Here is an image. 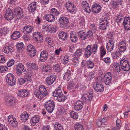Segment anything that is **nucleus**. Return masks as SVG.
Returning <instances> with one entry per match:
<instances>
[{
    "mask_svg": "<svg viewBox=\"0 0 130 130\" xmlns=\"http://www.w3.org/2000/svg\"><path fill=\"white\" fill-rule=\"evenodd\" d=\"M46 42H48V44L50 46L53 44V41L49 37H47L45 40Z\"/></svg>",
    "mask_w": 130,
    "mask_h": 130,
    "instance_id": "13d9d810",
    "label": "nucleus"
},
{
    "mask_svg": "<svg viewBox=\"0 0 130 130\" xmlns=\"http://www.w3.org/2000/svg\"><path fill=\"white\" fill-rule=\"evenodd\" d=\"M39 117L38 115H35L32 117L30 120V122L31 125H35L36 123L39 121Z\"/></svg>",
    "mask_w": 130,
    "mask_h": 130,
    "instance_id": "412c9836",
    "label": "nucleus"
},
{
    "mask_svg": "<svg viewBox=\"0 0 130 130\" xmlns=\"http://www.w3.org/2000/svg\"><path fill=\"white\" fill-rule=\"evenodd\" d=\"M85 55L87 57H89L92 53L91 45H88L85 49Z\"/></svg>",
    "mask_w": 130,
    "mask_h": 130,
    "instance_id": "c85d7f7f",
    "label": "nucleus"
},
{
    "mask_svg": "<svg viewBox=\"0 0 130 130\" xmlns=\"http://www.w3.org/2000/svg\"><path fill=\"white\" fill-rule=\"evenodd\" d=\"M24 78L25 80L26 81L31 82V77L28 74L25 75L24 76Z\"/></svg>",
    "mask_w": 130,
    "mask_h": 130,
    "instance_id": "052dcab7",
    "label": "nucleus"
},
{
    "mask_svg": "<svg viewBox=\"0 0 130 130\" xmlns=\"http://www.w3.org/2000/svg\"><path fill=\"white\" fill-rule=\"evenodd\" d=\"M14 12L15 13V18L16 19H21L24 17L23 10L21 8L17 7L15 8Z\"/></svg>",
    "mask_w": 130,
    "mask_h": 130,
    "instance_id": "20e7f679",
    "label": "nucleus"
},
{
    "mask_svg": "<svg viewBox=\"0 0 130 130\" xmlns=\"http://www.w3.org/2000/svg\"><path fill=\"white\" fill-rule=\"evenodd\" d=\"M92 9L94 13H98L101 10V7L99 4L95 3L92 6Z\"/></svg>",
    "mask_w": 130,
    "mask_h": 130,
    "instance_id": "f3484780",
    "label": "nucleus"
},
{
    "mask_svg": "<svg viewBox=\"0 0 130 130\" xmlns=\"http://www.w3.org/2000/svg\"><path fill=\"white\" fill-rule=\"evenodd\" d=\"M70 58L69 56L67 55H66L63 58L64 63L66 64L68 63L69 62Z\"/></svg>",
    "mask_w": 130,
    "mask_h": 130,
    "instance_id": "bf43d9fd",
    "label": "nucleus"
},
{
    "mask_svg": "<svg viewBox=\"0 0 130 130\" xmlns=\"http://www.w3.org/2000/svg\"><path fill=\"white\" fill-rule=\"evenodd\" d=\"M82 6L84 10L86 12L89 13L90 12L91 10L88 3L87 2L83 1L82 3Z\"/></svg>",
    "mask_w": 130,
    "mask_h": 130,
    "instance_id": "a211bd4d",
    "label": "nucleus"
},
{
    "mask_svg": "<svg viewBox=\"0 0 130 130\" xmlns=\"http://www.w3.org/2000/svg\"><path fill=\"white\" fill-rule=\"evenodd\" d=\"M28 94V92L27 91L25 90H19L17 93L18 95L21 97H26Z\"/></svg>",
    "mask_w": 130,
    "mask_h": 130,
    "instance_id": "bb28decb",
    "label": "nucleus"
},
{
    "mask_svg": "<svg viewBox=\"0 0 130 130\" xmlns=\"http://www.w3.org/2000/svg\"><path fill=\"white\" fill-rule=\"evenodd\" d=\"M79 86V90H82L83 91H85L86 89V87L84 84H78L75 86V89H78Z\"/></svg>",
    "mask_w": 130,
    "mask_h": 130,
    "instance_id": "72a5a7b5",
    "label": "nucleus"
},
{
    "mask_svg": "<svg viewBox=\"0 0 130 130\" xmlns=\"http://www.w3.org/2000/svg\"><path fill=\"white\" fill-rule=\"evenodd\" d=\"M60 86H59L58 87L55 89V91L53 92V95L54 97H58L59 95H61L63 94L62 91L60 88Z\"/></svg>",
    "mask_w": 130,
    "mask_h": 130,
    "instance_id": "393cba45",
    "label": "nucleus"
},
{
    "mask_svg": "<svg viewBox=\"0 0 130 130\" xmlns=\"http://www.w3.org/2000/svg\"><path fill=\"white\" fill-rule=\"evenodd\" d=\"M120 64L122 69L124 71H127L130 69L129 62L125 58L121 60Z\"/></svg>",
    "mask_w": 130,
    "mask_h": 130,
    "instance_id": "7ed1b4c3",
    "label": "nucleus"
},
{
    "mask_svg": "<svg viewBox=\"0 0 130 130\" xmlns=\"http://www.w3.org/2000/svg\"><path fill=\"white\" fill-rule=\"evenodd\" d=\"M75 130H84L83 126L80 123H77L74 125Z\"/></svg>",
    "mask_w": 130,
    "mask_h": 130,
    "instance_id": "a19ab883",
    "label": "nucleus"
},
{
    "mask_svg": "<svg viewBox=\"0 0 130 130\" xmlns=\"http://www.w3.org/2000/svg\"><path fill=\"white\" fill-rule=\"evenodd\" d=\"M56 78L54 75L48 76L46 79V83L48 85H52L56 80Z\"/></svg>",
    "mask_w": 130,
    "mask_h": 130,
    "instance_id": "4468645a",
    "label": "nucleus"
},
{
    "mask_svg": "<svg viewBox=\"0 0 130 130\" xmlns=\"http://www.w3.org/2000/svg\"><path fill=\"white\" fill-rule=\"evenodd\" d=\"M48 55L47 52L45 50L41 52L40 57V60L42 62H44L47 60Z\"/></svg>",
    "mask_w": 130,
    "mask_h": 130,
    "instance_id": "dca6fc26",
    "label": "nucleus"
},
{
    "mask_svg": "<svg viewBox=\"0 0 130 130\" xmlns=\"http://www.w3.org/2000/svg\"><path fill=\"white\" fill-rule=\"evenodd\" d=\"M114 40L113 39H110L106 45V47L107 50L109 52L112 51L114 47Z\"/></svg>",
    "mask_w": 130,
    "mask_h": 130,
    "instance_id": "f8f14e48",
    "label": "nucleus"
},
{
    "mask_svg": "<svg viewBox=\"0 0 130 130\" xmlns=\"http://www.w3.org/2000/svg\"><path fill=\"white\" fill-rule=\"evenodd\" d=\"M123 24L126 30H128L130 29V18L127 17L124 18Z\"/></svg>",
    "mask_w": 130,
    "mask_h": 130,
    "instance_id": "ddd939ff",
    "label": "nucleus"
},
{
    "mask_svg": "<svg viewBox=\"0 0 130 130\" xmlns=\"http://www.w3.org/2000/svg\"><path fill=\"white\" fill-rule=\"evenodd\" d=\"M100 52V57L101 58H102L106 54V50L103 46L101 47Z\"/></svg>",
    "mask_w": 130,
    "mask_h": 130,
    "instance_id": "ea45409f",
    "label": "nucleus"
},
{
    "mask_svg": "<svg viewBox=\"0 0 130 130\" xmlns=\"http://www.w3.org/2000/svg\"><path fill=\"white\" fill-rule=\"evenodd\" d=\"M87 36V38H89L90 37H91L93 35V33L92 32L91 30L88 31L86 33Z\"/></svg>",
    "mask_w": 130,
    "mask_h": 130,
    "instance_id": "69168bd1",
    "label": "nucleus"
},
{
    "mask_svg": "<svg viewBox=\"0 0 130 130\" xmlns=\"http://www.w3.org/2000/svg\"><path fill=\"white\" fill-rule=\"evenodd\" d=\"M58 36L59 38L62 39L64 40H67L68 37L67 33L63 31L60 32Z\"/></svg>",
    "mask_w": 130,
    "mask_h": 130,
    "instance_id": "2f4dec72",
    "label": "nucleus"
},
{
    "mask_svg": "<svg viewBox=\"0 0 130 130\" xmlns=\"http://www.w3.org/2000/svg\"><path fill=\"white\" fill-rule=\"evenodd\" d=\"M27 49L28 52L30 51H31L33 50H35V47L31 44H29L27 46Z\"/></svg>",
    "mask_w": 130,
    "mask_h": 130,
    "instance_id": "338daca9",
    "label": "nucleus"
},
{
    "mask_svg": "<svg viewBox=\"0 0 130 130\" xmlns=\"http://www.w3.org/2000/svg\"><path fill=\"white\" fill-rule=\"evenodd\" d=\"M18 82L19 84L22 85L26 82V80L24 78H19Z\"/></svg>",
    "mask_w": 130,
    "mask_h": 130,
    "instance_id": "680f3d73",
    "label": "nucleus"
},
{
    "mask_svg": "<svg viewBox=\"0 0 130 130\" xmlns=\"http://www.w3.org/2000/svg\"><path fill=\"white\" fill-rule=\"evenodd\" d=\"M36 53V50L34 49L33 50H32L31 51L28 52V53L29 56L31 57H32L35 56Z\"/></svg>",
    "mask_w": 130,
    "mask_h": 130,
    "instance_id": "4d7b16f0",
    "label": "nucleus"
},
{
    "mask_svg": "<svg viewBox=\"0 0 130 130\" xmlns=\"http://www.w3.org/2000/svg\"><path fill=\"white\" fill-rule=\"evenodd\" d=\"M84 103L79 100L77 101L74 104V110L78 111L82 109L83 108Z\"/></svg>",
    "mask_w": 130,
    "mask_h": 130,
    "instance_id": "1a4fd4ad",
    "label": "nucleus"
},
{
    "mask_svg": "<svg viewBox=\"0 0 130 130\" xmlns=\"http://www.w3.org/2000/svg\"><path fill=\"white\" fill-rule=\"evenodd\" d=\"M6 81L12 80L14 82V80H16V79L14 77V76L11 73L8 74L6 76Z\"/></svg>",
    "mask_w": 130,
    "mask_h": 130,
    "instance_id": "4c0bfd02",
    "label": "nucleus"
},
{
    "mask_svg": "<svg viewBox=\"0 0 130 130\" xmlns=\"http://www.w3.org/2000/svg\"><path fill=\"white\" fill-rule=\"evenodd\" d=\"M42 67L43 71L45 73L49 72L52 69L51 66L48 64L43 65Z\"/></svg>",
    "mask_w": 130,
    "mask_h": 130,
    "instance_id": "7c9ffc66",
    "label": "nucleus"
},
{
    "mask_svg": "<svg viewBox=\"0 0 130 130\" xmlns=\"http://www.w3.org/2000/svg\"><path fill=\"white\" fill-rule=\"evenodd\" d=\"M68 85L67 88L69 90H71L72 89L74 86V84L73 82L72 81H70L68 83Z\"/></svg>",
    "mask_w": 130,
    "mask_h": 130,
    "instance_id": "5fc2aeb1",
    "label": "nucleus"
},
{
    "mask_svg": "<svg viewBox=\"0 0 130 130\" xmlns=\"http://www.w3.org/2000/svg\"><path fill=\"white\" fill-rule=\"evenodd\" d=\"M93 98L92 92H88L83 94L82 95L81 99L85 102L87 101L88 100L89 101H91Z\"/></svg>",
    "mask_w": 130,
    "mask_h": 130,
    "instance_id": "0eeeda50",
    "label": "nucleus"
},
{
    "mask_svg": "<svg viewBox=\"0 0 130 130\" xmlns=\"http://www.w3.org/2000/svg\"><path fill=\"white\" fill-rule=\"evenodd\" d=\"M79 39L82 40L87 39L86 34L83 30H80L77 32Z\"/></svg>",
    "mask_w": 130,
    "mask_h": 130,
    "instance_id": "2eb2a0df",
    "label": "nucleus"
},
{
    "mask_svg": "<svg viewBox=\"0 0 130 130\" xmlns=\"http://www.w3.org/2000/svg\"><path fill=\"white\" fill-rule=\"evenodd\" d=\"M8 69L5 66H0V72L4 73L7 71Z\"/></svg>",
    "mask_w": 130,
    "mask_h": 130,
    "instance_id": "6e6d98bb",
    "label": "nucleus"
},
{
    "mask_svg": "<svg viewBox=\"0 0 130 130\" xmlns=\"http://www.w3.org/2000/svg\"><path fill=\"white\" fill-rule=\"evenodd\" d=\"M51 12L52 14L57 16L59 14V12L57 10V9L54 8H52L51 10Z\"/></svg>",
    "mask_w": 130,
    "mask_h": 130,
    "instance_id": "49530a36",
    "label": "nucleus"
},
{
    "mask_svg": "<svg viewBox=\"0 0 130 130\" xmlns=\"http://www.w3.org/2000/svg\"><path fill=\"white\" fill-rule=\"evenodd\" d=\"M14 61L13 59H11V60H9L7 63V66L8 67H10L14 64Z\"/></svg>",
    "mask_w": 130,
    "mask_h": 130,
    "instance_id": "774afa93",
    "label": "nucleus"
},
{
    "mask_svg": "<svg viewBox=\"0 0 130 130\" xmlns=\"http://www.w3.org/2000/svg\"><path fill=\"white\" fill-rule=\"evenodd\" d=\"M66 7L69 12H72L76 11L75 7L73 3L69 2H67L66 4Z\"/></svg>",
    "mask_w": 130,
    "mask_h": 130,
    "instance_id": "9d476101",
    "label": "nucleus"
},
{
    "mask_svg": "<svg viewBox=\"0 0 130 130\" xmlns=\"http://www.w3.org/2000/svg\"><path fill=\"white\" fill-rule=\"evenodd\" d=\"M13 50V48L11 45H9L5 46L4 48H3V51L4 53L8 54L12 52Z\"/></svg>",
    "mask_w": 130,
    "mask_h": 130,
    "instance_id": "b1692460",
    "label": "nucleus"
},
{
    "mask_svg": "<svg viewBox=\"0 0 130 130\" xmlns=\"http://www.w3.org/2000/svg\"><path fill=\"white\" fill-rule=\"evenodd\" d=\"M9 30L7 27H5L4 28L0 29V33L1 35H5L8 34Z\"/></svg>",
    "mask_w": 130,
    "mask_h": 130,
    "instance_id": "f704fd0d",
    "label": "nucleus"
},
{
    "mask_svg": "<svg viewBox=\"0 0 130 130\" xmlns=\"http://www.w3.org/2000/svg\"><path fill=\"white\" fill-rule=\"evenodd\" d=\"M114 67L115 71L117 72H119L121 71L120 66L118 63H115L114 64Z\"/></svg>",
    "mask_w": 130,
    "mask_h": 130,
    "instance_id": "603ef678",
    "label": "nucleus"
},
{
    "mask_svg": "<svg viewBox=\"0 0 130 130\" xmlns=\"http://www.w3.org/2000/svg\"><path fill=\"white\" fill-rule=\"evenodd\" d=\"M46 20L50 22H54L55 21V18L54 15L51 14H47L45 15Z\"/></svg>",
    "mask_w": 130,
    "mask_h": 130,
    "instance_id": "4be33fe9",
    "label": "nucleus"
},
{
    "mask_svg": "<svg viewBox=\"0 0 130 130\" xmlns=\"http://www.w3.org/2000/svg\"><path fill=\"white\" fill-rule=\"evenodd\" d=\"M6 11L5 16L6 20H12L14 18H15V16L13 14L12 10L10 8L7 9Z\"/></svg>",
    "mask_w": 130,
    "mask_h": 130,
    "instance_id": "423d86ee",
    "label": "nucleus"
},
{
    "mask_svg": "<svg viewBox=\"0 0 130 130\" xmlns=\"http://www.w3.org/2000/svg\"><path fill=\"white\" fill-rule=\"evenodd\" d=\"M33 93L36 97L39 99L43 98L49 94L45 87L43 85L39 86V90L34 89Z\"/></svg>",
    "mask_w": 130,
    "mask_h": 130,
    "instance_id": "f257e3e1",
    "label": "nucleus"
},
{
    "mask_svg": "<svg viewBox=\"0 0 130 130\" xmlns=\"http://www.w3.org/2000/svg\"><path fill=\"white\" fill-rule=\"evenodd\" d=\"M16 101L15 98L12 97H9L7 98L6 103L8 105L11 106L15 103Z\"/></svg>",
    "mask_w": 130,
    "mask_h": 130,
    "instance_id": "a878e982",
    "label": "nucleus"
},
{
    "mask_svg": "<svg viewBox=\"0 0 130 130\" xmlns=\"http://www.w3.org/2000/svg\"><path fill=\"white\" fill-rule=\"evenodd\" d=\"M98 43H96L93 44L92 46H91V52L93 54H95L96 52L98 46Z\"/></svg>",
    "mask_w": 130,
    "mask_h": 130,
    "instance_id": "58836bf2",
    "label": "nucleus"
},
{
    "mask_svg": "<svg viewBox=\"0 0 130 130\" xmlns=\"http://www.w3.org/2000/svg\"><path fill=\"white\" fill-rule=\"evenodd\" d=\"M108 24L107 21H105L104 22H100L99 28L103 30H105L108 26Z\"/></svg>",
    "mask_w": 130,
    "mask_h": 130,
    "instance_id": "473e14b6",
    "label": "nucleus"
},
{
    "mask_svg": "<svg viewBox=\"0 0 130 130\" xmlns=\"http://www.w3.org/2000/svg\"><path fill=\"white\" fill-rule=\"evenodd\" d=\"M93 88L94 90L98 92H102L104 90L103 85L98 83H94Z\"/></svg>",
    "mask_w": 130,
    "mask_h": 130,
    "instance_id": "9b49d317",
    "label": "nucleus"
},
{
    "mask_svg": "<svg viewBox=\"0 0 130 130\" xmlns=\"http://www.w3.org/2000/svg\"><path fill=\"white\" fill-rule=\"evenodd\" d=\"M72 64L75 66H77L79 64L78 59L77 57H75L72 60Z\"/></svg>",
    "mask_w": 130,
    "mask_h": 130,
    "instance_id": "3c124183",
    "label": "nucleus"
},
{
    "mask_svg": "<svg viewBox=\"0 0 130 130\" xmlns=\"http://www.w3.org/2000/svg\"><path fill=\"white\" fill-rule=\"evenodd\" d=\"M61 95H59L56 98V99L58 101L61 102L64 101L67 98V96L65 94H62Z\"/></svg>",
    "mask_w": 130,
    "mask_h": 130,
    "instance_id": "c9c22d12",
    "label": "nucleus"
},
{
    "mask_svg": "<svg viewBox=\"0 0 130 130\" xmlns=\"http://www.w3.org/2000/svg\"><path fill=\"white\" fill-rule=\"evenodd\" d=\"M123 2L122 0H118L117 1H113L111 2V5L112 8L116 9L118 7L119 4L121 5Z\"/></svg>",
    "mask_w": 130,
    "mask_h": 130,
    "instance_id": "5701e85b",
    "label": "nucleus"
},
{
    "mask_svg": "<svg viewBox=\"0 0 130 130\" xmlns=\"http://www.w3.org/2000/svg\"><path fill=\"white\" fill-rule=\"evenodd\" d=\"M55 105L54 101L50 100L45 103L44 106L48 112L52 113L54 109Z\"/></svg>",
    "mask_w": 130,
    "mask_h": 130,
    "instance_id": "f03ea898",
    "label": "nucleus"
},
{
    "mask_svg": "<svg viewBox=\"0 0 130 130\" xmlns=\"http://www.w3.org/2000/svg\"><path fill=\"white\" fill-rule=\"evenodd\" d=\"M70 38L71 41L73 42H75L78 39V38L77 37V36L72 33L71 34Z\"/></svg>",
    "mask_w": 130,
    "mask_h": 130,
    "instance_id": "a18cd8bd",
    "label": "nucleus"
},
{
    "mask_svg": "<svg viewBox=\"0 0 130 130\" xmlns=\"http://www.w3.org/2000/svg\"><path fill=\"white\" fill-rule=\"evenodd\" d=\"M111 79H112L111 77H110V78L104 77V82L106 85H109L111 83Z\"/></svg>",
    "mask_w": 130,
    "mask_h": 130,
    "instance_id": "864d4df0",
    "label": "nucleus"
},
{
    "mask_svg": "<svg viewBox=\"0 0 130 130\" xmlns=\"http://www.w3.org/2000/svg\"><path fill=\"white\" fill-rule=\"evenodd\" d=\"M59 21L60 22V25H63V26H67L69 23V20L68 18L66 17H60L59 20Z\"/></svg>",
    "mask_w": 130,
    "mask_h": 130,
    "instance_id": "6ab92c4d",
    "label": "nucleus"
},
{
    "mask_svg": "<svg viewBox=\"0 0 130 130\" xmlns=\"http://www.w3.org/2000/svg\"><path fill=\"white\" fill-rule=\"evenodd\" d=\"M88 67L89 68H92L94 67V64L91 60H89L86 61Z\"/></svg>",
    "mask_w": 130,
    "mask_h": 130,
    "instance_id": "8fccbe9b",
    "label": "nucleus"
},
{
    "mask_svg": "<svg viewBox=\"0 0 130 130\" xmlns=\"http://www.w3.org/2000/svg\"><path fill=\"white\" fill-rule=\"evenodd\" d=\"M29 115L25 112L20 116L21 120L22 122H26L28 119Z\"/></svg>",
    "mask_w": 130,
    "mask_h": 130,
    "instance_id": "c756f323",
    "label": "nucleus"
},
{
    "mask_svg": "<svg viewBox=\"0 0 130 130\" xmlns=\"http://www.w3.org/2000/svg\"><path fill=\"white\" fill-rule=\"evenodd\" d=\"M124 16L123 14H119L117 17L116 19V21L117 23H120V22L123 20L124 19Z\"/></svg>",
    "mask_w": 130,
    "mask_h": 130,
    "instance_id": "c03bdc74",
    "label": "nucleus"
},
{
    "mask_svg": "<svg viewBox=\"0 0 130 130\" xmlns=\"http://www.w3.org/2000/svg\"><path fill=\"white\" fill-rule=\"evenodd\" d=\"M116 123L117 125V129L121 127V120L119 119H117L116 120Z\"/></svg>",
    "mask_w": 130,
    "mask_h": 130,
    "instance_id": "0e129e2a",
    "label": "nucleus"
},
{
    "mask_svg": "<svg viewBox=\"0 0 130 130\" xmlns=\"http://www.w3.org/2000/svg\"><path fill=\"white\" fill-rule=\"evenodd\" d=\"M23 44L22 43H19L17 44V48L18 50H20L23 48Z\"/></svg>",
    "mask_w": 130,
    "mask_h": 130,
    "instance_id": "e2e57ef3",
    "label": "nucleus"
},
{
    "mask_svg": "<svg viewBox=\"0 0 130 130\" xmlns=\"http://www.w3.org/2000/svg\"><path fill=\"white\" fill-rule=\"evenodd\" d=\"M29 11L31 12H34L36 9V4L35 2L31 3L29 5L27 8Z\"/></svg>",
    "mask_w": 130,
    "mask_h": 130,
    "instance_id": "aec40b11",
    "label": "nucleus"
},
{
    "mask_svg": "<svg viewBox=\"0 0 130 130\" xmlns=\"http://www.w3.org/2000/svg\"><path fill=\"white\" fill-rule=\"evenodd\" d=\"M70 115L71 117L74 119H77L78 118V113L73 111L71 112Z\"/></svg>",
    "mask_w": 130,
    "mask_h": 130,
    "instance_id": "de8ad7c7",
    "label": "nucleus"
},
{
    "mask_svg": "<svg viewBox=\"0 0 130 130\" xmlns=\"http://www.w3.org/2000/svg\"><path fill=\"white\" fill-rule=\"evenodd\" d=\"M8 122L11 126L14 127L16 126L18 124L15 118L13 119L12 120L9 121Z\"/></svg>",
    "mask_w": 130,
    "mask_h": 130,
    "instance_id": "09e8293b",
    "label": "nucleus"
},
{
    "mask_svg": "<svg viewBox=\"0 0 130 130\" xmlns=\"http://www.w3.org/2000/svg\"><path fill=\"white\" fill-rule=\"evenodd\" d=\"M20 34L18 31H16L14 32L12 35L11 38L13 40L17 39L20 37Z\"/></svg>",
    "mask_w": 130,
    "mask_h": 130,
    "instance_id": "e433bc0d",
    "label": "nucleus"
},
{
    "mask_svg": "<svg viewBox=\"0 0 130 130\" xmlns=\"http://www.w3.org/2000/svg\"><path fill=\"white\" fill-rule=\"evenodd\" d=\"M82 52L83 51L82 50L79 49L77 50L74 55L75 57L77 58L79 57L82 55Z\"/></svg>",
    "mask_w": 130,
    "mask_h": 130,
    "instance_id": "37998d69",
    "label": "nucleus"
},
{
    "mask_svg": "<svg viewBox=\"0 0 130 130\" xmlns=\"http://www.w3.org/2000/svg\"><path fill=\"white\" fill-rule=\"evenodd\" d=\"M33 30H34L32 27L29 25H27L23 27V29L22 30L23 32H24L26 31V33H28L31 32Z\"/></svg>",
    "mask_w": 130,
    "mask_h": 130,
    "instance_id": "cd10ccee",
    "label": "nucleus"
},
{
    "mask_svg": "<svg viewBox=\"0 0 130 130\" xmlns=\"http://www.w3.org/2000/svg\"><path fill=\"white\" fill-rule=\"evenodd\" d=\"M17 74L19 75L22 74V72H25L26 69L25 68L24 66L21 63H19L16 66Z\"/></svg>",
    "mask_w": 130,
    "mask_h": 130,
    "instance_id": "6e6552de",
    "label": "nucleus"
},
{
    "mask_svg": "<svg viewBox=\"0 0 130 130\" xmlns=\"http://www.w3.org/2000/svg\"><path fill=\"white\" fill-rule=\"evenodd\" d=\"M64 74H63V79L67 81L70 80L71 78L72 73L70 69L69 70L66 68L63 69Z\"/></svg>",
    "mask_w": 130,
    "mask_h": 130,
    "instance_id": "39448f33",
    "label": "nucleus"
},
{
    "mask_svg": "<svg viewBox=\"0 0 130 130\" xmlns=\"http://www.w3.org/2000/svg\"><path fill=\"white\" fill-rule=\"evenodd\" d=\"M54 127L56 130H63L62 126L58 123H56L54 125Z\"/></svg>",
    "mask_w": 130,
    "mask_h": 130,
    "instance_id": "79ce46f5",
    "label": "nucleus"
}]
</instances>
